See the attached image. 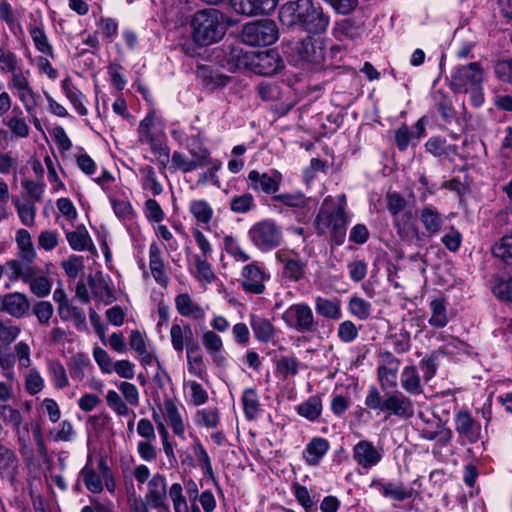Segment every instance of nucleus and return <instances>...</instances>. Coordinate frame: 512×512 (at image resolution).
I'll use <instances>...</instances> for the list:
<instances>
[{
  "label": "nucleus",
  "mask_w": 512,
  "mask_h": 512,
  "mask_svg": "<svg viewBox=\"0 0 512 512\" xmlns=\"http://www.w3.org/2000/svg\"><path fill=\"white\" fill-rule=\"evenodd\" d=\"M281 25L290 31L320 35L327 31L330 16L316 0H291L279 9Z\"/></svg>",
  "instance_id": "f257e3e1"
},
{
  "label": "nucleus",
  "mask_w": 512,
  "mask_h": 512,
  "mask_svg": "<svg viewBox=\"0 0 512 512\" xmlns=\"http://www.w3.org/2000/svg\"><path fill=\"white\" fill-rule=\"evenodd\" d=\"M191 26L194 41L200 46H207L223 38L228 21L220 10L206 8L194 14Z\"/></svg>",
  "instance_id": "f03ea898"
},
{
  "label": "nucleus",
  "mask_w": 512,
  "mask_h": 512,
  "mask_svg": "<svg viewBox=\"0 0 512 512\" xmlns=\"http://www.w3.org/2000/svg\"><path fill=\"white\" fill-rule=\"evenodd\" d=\"M347 224L348 216L344 203L326 198L315 219L318 235H329L332 243L342 245L346 236Z\"/></svg>",
  "instance_id": "7ed1b4c3"
},
{
  "label": "nucleus",
  "mask_w": 512,
  "mask_h": 512,
  "mask_svg": "<svg viewBox=\"0 0 512 512\" xmlns=\"http://www.w3.org/2000/svg\"><path fill=\"white\" fill-rule=\"evenodd\" d=\"M278 27L271 19H262L244 25L241 33L243 43L249 46H268L278 39Z\"/></svg>",
  "instance_id": "20e7f679"
},
{
  "label": "nucleus",
  "mask_w": 512,
  "mask_h": 512,
  "mask_svg": "<svg viewBox=\"0 0 512 512\" xmlns=\"http://www.w3.org/2000/svg\"><path fill=\"white\" fill-rule=\"evenodd\" d=\"M483 80V70L478 62L458 67L451 75L449 85L455 93H469L479 87Z\"/></svg>",
  "instance_id": "39448f33"
},
{
  "label": "nucleus",
  "mask_w": 512,
  "mask_h": 512,
  "mask_svg": "<svg viewBox=\"0 0 512 512\" xmlns=\"http://www.w3.org/2000/svg\"><path fill=\"white\" fill-rule=\"evenodd\" d=\"M282 319L287 326L300 333H312L317 329L313 311L306 303L291 305L282 314Z\"/></svg>",
  "instance_id": "423d86ee"
},
{
  "label": "nucleus",
  "mask_w": 512,
  "mask_h": 512,
  "mask_svg": "<svg viewBox=\"0 0 512 512\" xmlns=\"http://www.w3.org/2000/svg\"><path fill=\"white\" fill-rule=\"evenodd\" d=\"M252 242L262 251L271 250L282 242L281 228L272 220H263L249 230Z\"/></svg>",
  "instance_id": "0eeeda50"
},
{
  "label": "nucleus",
  "mask_w": 512,
  "mask_h": 512,
  "mask_svg": "<svg viewBox=\"0 0 512 512\" xmlns=\"http://www.w3.org/2000/svg\"><path fill=\"white\" fill-rule=\"evenodd\" d=\"M309 35L303 38L296 47L301 61L313 66H319L325 59V46L321 38Z\"/></svg>",
  "instance_id": "6e6552de"
},
{
  "label": "nucleus",
  "mask_w": 512,
  "mask_h": 512,
  "mask_svg": "<svg viewBox=\"0 0 512 512\" xmlns=\"http://www.w3.org/2000/svg\"><path fill=\"white\" fill-rule=\"evenodd\" d=\"M251 69L263 76H271L284 67L283 60L279 53L274 50L253 52L251 57Z\"/></svg>",
  "instance_id": "1a4fd4ad"
},
{
  "label": "nucleus",
  "mask_w": 512,
  "mask_h": 512,
  "mask_svg": "<svg viewBox=\"0 0 512 512\" xmlns=\"http://www.w3.org/2000/svg\"><path fill=\"white\" fill-rule=\"evenodd\" d=\"M380 364L377 368V378L383 390L397 387V376L400 360L391 352L384 351L380 354Z\"/></svg>",
  "instance_id": "9d476101"
},
{
  "label": "nucleus",
  "mask_w": 512,
  "mask_h": 512,
  "mask_svg": "<svg viewBox=\"0 0 512 512\" xmlns=\"http://www.w3.org/2000/svg\"><path fill=\"white\" fill-rule=\"evenodd\" d=\"M144 499L150 503L151 508L159 512L169 509L167 504V482L162 474L156 473L148 481L147 493Z\"/></svg>",
  "instance_id": "9b49d317"
},
{
  "label": "nucleus",
  "mask_w": 512,
  "mask_h": 512,
  "mask_svg": "<svg viewBox=\"0 0 512 512\" xmlns=\"http://www.w3.org/2000/svg\"><path fill=\"white\" fill-rule=\"evenodd\" d=\"M247 183L248 187L256 192L275 194L280 188L281 174L277 171L268 174L252 170L248 174Z\"/></svg>",
  "instance_id": "f8f14e48"
},
{
  "label": "nucleus",
  "mask_w": 512,
  "mask_h": 512,
  "mask_svg": "<svg viewBox=\"0 0 512 512\" xmlns=\"http://www.w3.org/2000/svg\"><path fill=\"white\" fill-rule=\"evenodd\" d=\"M233 9L241 15L252 17L273 12L278 0H230Z\"/></svg>",
  "instance_id": "ddd939ff"
},
{
  "label": "nucleus",
  "mask_w": 512,
  "mask_h": 512,
  "mask_svg": "<svg viewBox=\"0 0 512 512\" xmlns=\"http://www.w3.org/2000/svg\"><path fill=\"white\" fill-rule=\"evenodd\" d=\"M384 412L409 419L414 415V406L410 398L399 391H393L385 394Z\"/></svg>",
  "instance_id": "4468645a"
},
{
  "label": "nucleus",
  "mask_w": 512,
  "mask_h": 512,
  "mask_svg": "<svg viewBox=\"0 0 512 512\" xmlns=\"http://www.w3.org/2000/svg\"><path fill=\"white\" fill-rule=\"evenodd\" d=\"M353 459L363 469H371L382 460V451L368 440H361L353 447Z\"/></svg>",
  "instance_id": "2eb2a0df"
},
{
  "label": "nucleus",
  "mask_w": 512,
  "mask_h": 512,
  "mask_svg": "<svg viewBox=\"0 0 512 512\" xmlns=\"http://www.w3.org/2000/svg\"><path fill=\"white\" fill-rule=\"evenodd\" d=\"M29 309L30 302L25 294L11 292L0 296V311L14 318L24 317Z\"/></svg>",
  "instance_id": "dca6fc26"
},
{
  "label": "nucleus",
  "mask_w": 512,
  "mask_h": 512,
  "mask_svg": "<svg viewBox=\"0 0 512 512\" xmlns=\"http://www.w3.org/2000/svg\"><path fill=\"white\" fill-rule=\"evenodd\" d=\"M455 430L461 438L474 443L478 441L481 433V425L466 410L455 414Z\"/></svg>",
  "instance_id": "f3484780"
},
{
  "label": "nucleus",
  "mask_w": 512,
  "mask_h": 512,
  "mask_svg": "<svg viewBox=\"0 0 512 512\" xmlns=\"http://www.w3.org/2000/svg\"><path fill=\"white\" fill-rule=\"evenodd\" d=\"M211 163L210 153L206 148H199L197 159H188L178 151H174L171 158V168L188 173L197 168H203Z\"/></svg>",
  "instance_id": "a211bd4d"
},
{
  "label": "nucleus",
  "mask_w": 512,
  "mask_h": 512,
  "mask_svg": "<svg viewBox=\"0 0 512 512\" xmlns=\"http://www.w3.org/2000/svg\"><path fill=\"white\" fill-rule=\"evenodd\" d=\"M277 260L283 264V276L290 281L299 282L305 277L306 263L297 254L290 256L288 253L278 251Z\"/></svg>",
  "instance_id": "6ab92c4d"
},
{
  "label": "nucleus",
  "mask_w": 512,
  "mask_h": 512,
  "mask_svg": "<svg viewBox=\"0 0 512 512\" xmlns=\"http://www.w3.org/2000/svg\"><path fill=\"white\" fill-rule=\"evenodd\" d=\"M242 276V287L246 292L253 294H262L264 292V272L256 264L246 265L243 268Z\"/></svg>",
  "instance_id": "aec40b11"
},
{
  "label": "nucleus",
  "mask_w": 512,
  "mask_h": 512,
  "mask_svg": "<svg viewBox=\"0 0 512 512\" xmlns=\"http://www.w3.org/2000/svg\"><path fill=\"white\" fill-rule=\"evenodd\" d=\"M19 472V460L16 453L0 443V476L14 482Z\"/></svg>",
  "instance_id": "412c9836"
},
{
  "label": "nucleus",
  "mask_w": 512,
  "mask_h": 512,
  "mask_svg": "<svg viewBox=\"0 0 512 512\" xmlns=\"http://www.w3.org/2000/svg\"><path fill=\"white\" fill-rule=\"evenodd\" d=\"M149 268L154 280L161 286L166 287L168 276L165 270L161 249L155 242L149 247Z\"/></svg>",
  "instance_id": "4be33fe9"
},
{
  "label": "nucleus",
  "mask_w": 512,
  "mask_h": 512,
  "mask_svg": "<svg viewBox=\"0 0 512 512\" xmlns=\"http://www.w3.org/2000/svg\"><path fill=\"white\" fill-rule=\"evenodd\" d=\"M364 32V25L352 18H345L335 23L334 35L339 40L359 38Z\"/></svg>",
  "instance_id": "5701e85b"
},
{
  "label": "nucleus",
  "mask_w": 512,
  "mask_h": 512,
  "mask_svg": "<svg viewBox=\"0 0 512 512\" xmlns=\"http://www.w3.org/2000/svg\"><path fill=\"white\" fill-rule=\"evenodd\" d=\"M4 272L10 281L22 279L28 282L33 278L38 270L33 265H24L20 260H10L5 263Z\"/></svg>",
  "instance_id": "b1692460"
},
{
  "label": "nucleus",
  "mask_w": 512,
  "mask_h": 512,
  "mask_svg": "<svg viewBox=\"0 0 512 512\" xmlns=\"http://www.w3.org/2000/svg\"><path fill=\"white\" fill-rule=\"evenodd\" d=\"M419 219L429 236L437 235L444 222L441 213L431 205L420 210Z\"/></svg>",
  "instance_id": "393cba45"
},
{
  "label": "nucleus",
  "mask_w": 512,
  "mask_h": 512,
  "mask_svg": "<svg viewBox=\"0 0 512 512\" xmlns=\"http://www.w3.org/2000/svg\"><path fill=\"white\" fill-rule=\"evenodd\" d=\"M175 306L178 313L183 317H191L195 320H203L205 318L204 309L196 304L187 293L176 296Z\"/></svg>",
  "instance_id": "a878e982"
},
{
  "label": "nucleus",
  "mask_w": 512,
  "mask_h": 512,
  "mask_svg": "<svg viewBox=\"0 0 512 512\" xmlns=\"http://www.w3.org/2000/svg\"><path fill=\"white\" fill-rule=\"evenodd\" d=\"M402 388L410 395L423 393L421 378L418 369L414 365L405 366L400 374Z\"/></svg>",
  "instance_id": "bb28decb"
},
{
  "label": "nucleus",
  "mask_w": 512,
  "mask_h": 512,
  "mask_svg": "<svg viewBox=\"0 0 512 512\" xmlns=\"http://www.w3.org/2000/svg\"><path fill=\"white\" fill-rule=\"evenodd\" d=\"M372 486L379 487L383 496L395 501H404L412 496V490L407 489L402 482L393 483L374 480Z\"/></svg>",
  "instance_id": "cd10ccee"
},
{
  "label": "nucleus",
  "mask_w": 512,
  "mask_h": 512,
  "mask_svg": "<svg viewBox=\"0 0 512 512\" xmlns=\"http://www.w3.org/2000/svg\"><path fill=\"white\" fill-rule=\"evenodd\" d=\"M315 310L319 316L339 320L342 317L341 301L337 298L328 299L321 296L315 298Z\"/></svg>",
  "instance_id": "c85d7f7f"
},
{
  "label": "nucleus",
  "mask_w": 512,
  "mask_h": 512,
  "mask_svg": "<svg viewBox=\"0 0 512 512\" xmlns=\"http://www.w3.org/2000/svg\"><path fill=\"white\" fill-rule=\"evenodd\" d=\"M329 442L325 438L315 437L306 446L303 457L310 465H317L328 452Z\"/></svg>",
  "instance_id": "c756f323"
},
{
  "label": "nucleus",
  "mask_w": 512,
  "mask_h": 512,
  "mask_svg": "<svg viewBox=\"0 0 512 512\" xmlns=\"http://www.w3.org/2000/svg\"><path fill=\"white\" fill-rule=\"evenodd\" d=\"M66 239L70 247L75 251L94 250L92 239L84 225H80L76 230L67 232Z\"/></svg>",
  "instance_id": "7c9ffc66"
},
{
  "label": "nucleus",
  "mask_w": 512,
  "mask_h": 512,
  "mask_svg": "<svg viewBox=\"0 0 512 512\" xmlns=\"http://www.w3.org/2000/svg\"><path fill=\"white\" fill-rule=\"evenodd\" d=\"M88 284L93 296L105 304H110L115 300L112 291L108 287V284L102 277L101 273H97L95 276L90 275L88 277Z\"/></svg>",
  "instance_id": "2f4dec72"
},
{
  "label": "nucleus",
  "mask_w": 512,
  "mask_h": 512,
  "mask_svg": "<svg viewBox=\"0 0 512 512\" xmlns=\"http://www.w3.org/2000/svg\"><path fill=\"white\" fill-rule=\"evenodd\" d=\"M393 218L397 233L402 239L406 240L417 234L418 229L414 224V216L411 210L396 214Z\"/></svg>",
  "instance_id": "473e14b6"
},
{
  "label": "nucleus",
  "mask_w": 512,
  "mask_h": 512,
  "mask_svg": "<svg viewBox=\"0 0 512 512\" xmlns=\"http://www.w3.org/2000/svg\"><path fill=\"white\" fill-rule=\"evenodd\" d=\"M170 337L174 350L182 352L185 344L193 341V332L189 324L181 326L174 323L170 329Z\"/></svg>",
  "instance_id": "72a5a7b5"
},
{
  "label": "nucleus",
  "mask_w": 512,
  "mask_h": 512,
  "mask_svg": "<svg viewBox=\"0 0 512 512\" xmlns=\"http://www.w3.org/2000/svg\"><path fill=\"white\" fill-rule=\"evenodd\" d=\"M252 53L244 52L239 46L230 47L226 55V67L230 71L251 66Z\"/></svg>",
  "instance_id": "f704fd0d"
},
{
  "label": "nucleus",
  "mask_w": 512,
  "mask_h": 512,
  "mask_svg": "<svg viewBox=\"0 0 512 512\" xmlns=\"http://www.w3.org/2000/svg\"><path fill=\"white\" fill-rule=\"evenodd\" d=\"M90 463L91 458L89 457L86 465L80 471V476L87 490L98 494L103 491V477L95 471Z\"/></svg>",
  "instance_id": "c9c22d12"
},
{
  "label": "nucleus",
  "mask_w": 512,
  "mask_h": 512,
  "mask_svg": "<svg viewBox=\"0 0 512 512\" xmlns=\"http://www.w3.org/2000/svg\"><path fill=\"white\" fill-rule=\"evenodd\" d=\"M251 327L255 337L261 342L268 343L275 335L274 326L265 318L251 315Z\"/></svg>",
  "instance_id": "e433bc0d"
},
{
  "label": "nucleus",
  "mask_w": 512,
  "mask_h": 512,
  "mask_svg": "<svg viewBox=\"0 0 512 512\" xmlns=\"http://www.w3.org/2000/svg\"><path fill=\"white\" fill-rule=\"evenodd\" d=\"M165 415L172 427L173 432L180 437H183L185 432V426L180 414V411L172 399L164 400Z\"/></svg>",
  "instance_id": "4c0bfd02"
},
{
  "label": "nucleus",
  "mask_w": 512,
  "mask_h": 512,
  "mask_svg": "<svg viewBox=\"0 0 512 512\" xmlns=\"http://www.w3.org/2000/svg\"><path fill=\"white\" fill-rule=\"evenodd\" d=\"M431 317L429 324L435 328H442L448 323L446 304L443 298H436L430 302Z\"/></svg>",
  "instance_id": "58836bf2"
},
{
  "label": "nucleus",
  "mask_w": 512,
  "mask_h": 512,
  "mask_svg": "<svg viewBox=\"0 0 512 512\" xmlns=\"http://www.w3.org/2000/svg\"><path fill=\"white\" fill-rule=\"evenodd\" d=\"M322 411V401L317 395L309 397L304 403L297 407V412L310 421L316 420Z\"/></svg>",
  "instance_id": "ea45409f"
},
{
  "label": "nucleus",
  "mask_w": 512,
  "mask_h": 512,
  "mask_svg": "<svg viewBox=\"0 0 512 512\" xmlns=\"http://www.w3.org/2000/svg\"><path fill=\"white\" fill-rule=\"evenodd\" d=\"M199 76L202 78L203 83L210 89H215L217 87L225 86L230 77L220 73L218 70H212L207 67H202L199 70Z\"/></svg>",
  "instance_id": "a19ab883"
},
{
  "label": "nucleus",
  "mask_w": 512,
  "mask_h": 512,
  "mask_svg": "<svg viewBox=\"0 0 512 512\" xmlns=\"http://www.w3.org/2000/svg\"><path fill=\"white\" fill-rule=\"evenodd\" d=\"M242 404L245 416L248 420H254L260 410V404L256 391L252 388L246 389L242 395Z\"/></svg>",
  "instance_id": "79ce46f5"
},
{
  "label": "nucleus",
  "mask_w": 512,
  "mask_h": 512,
  "mask_svg": "<svg viewBox=\"0 0 512 512\" xmlns=\"http://www.w3.org/2000/svg\"><path fill=\"white\" fill-rule=\"evenodd\" d=\"M348 311L360 320H367L372 311V305L365 299L352 296L348 302Z\"/></svg>",
  "instance_id": "37998d69"
},
{
  "label": "nucleus",
  "mask_w": 512,
  "mask_h": 512,
  "mask_svg": "<svg viewBox=\"0 0 512 512\" xmlns=\"http://www.w3.org/2000/svg\"><path fill=\"white\" fill-rule=\"evenodd\" d=\"M494 256L512 264V231L504 235L492 248Z\"/></svg>",
  "instance_id": "c03bdc74"
},
{
  "label": "nucleus",
  "mask_w": 512,
  "mask_h": 512,
  "mask_svg": "<svg viewBox=\"0 0 512 512\" xmlns=\"http://www.w3.org/2000/svg\"><path fill=\"white\" fill-rule=\"evenodd\" d=\"M29 31L36 49L39 52L54 58L52 45L49 43L48 37L44 30L40 27L34 26L31 27Z\"/></svg>",
  "instance_id": "a18cd8bd"
},
{
  "label": "nucleus",
  "mask_w": 512,
  "mask_h": 512,
  "mask_svg": "<svg viewBox=\"0 0 512 512\" xmlns=\"http://www.w3.org/2000/svg\"><path fill=\"white\" fill-rule=\"evenodd\" d=\"M89 365L90 359L88 356L83 353H77L71 358L68 364L70 376L75 380L81 381L85 376V368Z\"/></svg>",
  "instance_id": "49530a36"
},
{
  "label": "nucleus",
  "mask_w": 512,
  "mask_h": 512,
  "mask_svg": "<svg viewBox=\"0 0 512 512\" xmlns=\"http://www.w3.org/2000/svg\"><path fill=\"white\" fill-rule=\"evenodd\" d=\"M62 89L66 95V97L70 100L74 108L78 111L80 115H86L88 113L86 107L83 105L81 101L82 94L79 90L75 89L69 78H65L62 81Z\"/></svg>",
  "instance_id": "de8ad7c7"
},
{
  "label": "nucleus",
  "mask_w": 512,
  "mask_h": 512,
  "mask_svg": "<svg viewBox=\"0 0 512 512\" xmlns=\"http://www.w3.org/2000/svg\"><path fill=\"white\" fill-rule=\"evenodd\" d=\"M254 207V197L250 193L236 195L230 200V210L236 214L248 213Z\"/></svg>",
  "instance_id": "09e8293b"
},
{
  "label": "nucleus",
  "mask_w": 512,
  "mask_h": 512,
  "mask_svg": "<svg viewBox=\"0 0 512 512\" xmlns=\"http://www.w3.org/2000/svg\"><path fill=\"white\" fill-rule=\"evenodd\" d=\"M19 59L6 45H0V72L10 73L18 70Z\"/></svg>",
  "instance_id": "8fccbe9b"
},
{
  "label": "nucleus",
  "mask_w": 512,
  "mask_h": 512,
  "mask_svg": "<svg viewBox=\"0 0 512 512\" xmlns=\"http://www.w3.org/2000/svg\"><path fill=\"white\" fill-rule=\"evenodd\" d=\"M140 171L143 174L142 188L144 190L151 191L154 196L161 194L163 191V187L158 182L156 173H155L153 167L145 166Z\"/></svg>",
  "instance_id": "3c124183"
},
{
  "label": "nucleus",
  "mask_w": 512,
  "mask_h": 512,
  "mask_svg": "<svg viewBox=\"0 0 512 512\" xmlns=\"http://www.w3.org/2000/svg\"><path fill=\"white\" fill-rule=\"evenodd\" d=\"M364 404L367 408L376 411L378 414L384 412L385 395H382L375 385H371L367 391Z\"/></svg>",
  "instance_id": "603ef678"
},
{
  "label": "nucleus",
  "mask_w": 512,
  "mask_h": 512,
  "mask_svg": "<svg viewBox=\"0 0 512 512\" xmlns=\"http://www.w3.org/2000/svg\"><path fill=\"white\" fill-rule=\"evenodd\" d=\"M190 212L196 218L197 222L207 224L210 222L213 210L205 200L192 201Z\"/></svg>",
  "instance_id": "864d4df0"
},
{
  "label": "nucleus",
  "mask_w": 512,
  "mask_h": 512,
  "mask_svg": "<svg viewBox=\"0 0 512 512\" xmlns=\"http://www.w3.org/2000/svg\"><path fill=\"white\" fill-rule=\"evenodd\" d=\"M13 202L22 224L28 227L33 226L36 216L35 205L31 202L20 203L18 199Z\"/></svg>",
  "instance_id": "5fc2aeb1"
},
{
  "label": "nucleus",
  "mask_w": 512,
  "mask_h": 512,
  "mask_svg": "<svg viewBox=\"0 0 512 512\" xmlns=\"http://www.w3.org/2000/svg\"><path fill=\"white\" fill-rule=\"evenodd\" d=\"M48 370L51 374L54 386L57 389H63L68 386L69 381L64 366L58 361H50Z\"/></svg>",
  "instance_id": "6e6d98bb"
},
{
  "label": "nucleus",
  "mask_w": 512,
  "mask_h": 512,
  "mask_svg": "<svg viewBox=\"0 0 512 512\" xmlns=\"http://www.w3.org/2000/svg\"><path fill=\"white\" fill-rule=\"evenodd\" d=\"M202 344L208 354L213 359H217L218 353L223 347V342L220 336L217 335L214 331H206L202 336Z\"/></svg>",
  "instance_id": "4d7b16f0"
},
{
  "label": "nucleus",
  "mask_w": 512,
  "mask_h": 512,
  "mask_svg": "<svg viewBox=\"0 0 512 512\" xmlns=\"http://www.w3.org/2000/svg\"><path fill=\"white\" fill-rule=\"evenodd\" d=\"M272 201L280 202L291 208H303L307 204V198L302 193H282L274 195Z\"/></svg>",
  "instance_id": "13d9d810"
},
{
  "label": "nucleus",
  "mask_w": 512,
  "mask_h": 512,
  "mask_svg": "<svg viewBox=\"0 0 512 512\" xmlns=\"http://www.w3.org/2000/svg\"><path fill=\"white\" fill-rule=\"evenodd\" d=\"M106 402L109 408H111L119 416H126L130 412L127 403L115 390H109L107 392Z\"/></svg>",
  "instance_id": "bf43d9fd"
},
{
  "label": "nucleus",
  "mask_w": 512,
  "mask_h": 512,
  "mask_svg": "<svg viewBox=\"0 0 512 512\" xmlns=\"http://www.w3.org/2000/svg\"><path fill=\"white\" fill-rule=\"evenodd\" d=\"M0 419L4 424L12 427L21 426L23 422V417L19 410L2 403H0Z\"/></svg>",
  "instance_id": "052dcab7"
},
{
  "label": "nucleus",
  "mask_w": 512,
  "mask_h": 512,
  "mask_svg": "<svg viewBox=\"0 0 512 512\" xmlns=\"http://www.w3.org/2000/svg\"><path fill=\"white\" fill-rule=\"evenodd\" d=\"M224 249L236 261L246 262L250 259V256L239 246L237 240L232 236H226L224 238Z\"/></svg>",
  "instance_id": "680f3d73"
},
{
  "label": "nucleus",
  "mask_w": 512,
  "mask_h": 512,
  "mask_svg": "<svg viewBox=\"0 0 512 512\" xmlns=\"http://www.w3.org/2000/svg\"><path fill=\"white\" fill-rule=\"evenodd\" d=\"M19 100L23 104L25 110L32 114L34 112L36 106L38 105L39 96L33 91L31 86L23 88L16 92Z\"/></svg>",
  "instance_id": "e2e57ef3"
},
{
  "label": "nucleus",
  "mask_w": 512,
  "mask_h": 512,
  "mask_svg": "<svg viewBox=\"0 0 512 512\" xmlns=\"http://www.w3.org/2000/svg\"><path fill=\"white\" fill-rule=\"evenodd\" d=\"M493 294L501 301L512 302V275L506 280H499L492 287Z\"/></svg>",
  "instance_id": "0e129e2a"
},
{
  "label": "nucleus",
  "mask_w": 512,
  "mask_h": 512,
  "mask_svg": "<svg viewBox=\"0 0 512 512\" xmlns=\"http://www.w3.org/2000/svg\"><path fill=\"white\" fill-rule=\"evenodd\" d=\"M496 77L503 82L512 84V59H501L494 64Z\"/></svg>",
  "instance_id": "69168bd1"
},
{
  "label": "nucleus",
  "mask_w": 512,
  "mask_h": 512,
  "mask_svg": "<svg viewBox=\"0 0 512 512\" xmlns=\"http://www.w3.org/2000/svg\"><path fill=\"white\" fill-rule=\"evenodd\" d=\"M61 266L70 278H76L84 268L82 257L77 255H71L68 259L62 261Z\"/></svg>",
  "instance_id": "338daca9"
},
{
  "label": "nucleus",
  "mask_w": 512,
  "mask_h": 512,
  "mask_svg": "<svg viewBox=\"0 0 512 512\" xmlns=\"http://www.w3.org/2000/svg\"><path fill=\"white\" fill-rule=\"evenodd\" d=\"M337 334L341 341L349 343L358 337V329L352 321L346 320L339 324Z\"/></svg>",
  "instance_id": "774afa93"
}]
</instances>
